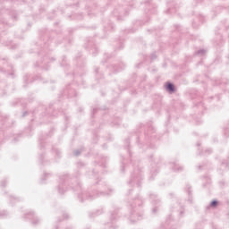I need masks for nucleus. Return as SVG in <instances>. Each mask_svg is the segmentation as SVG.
Returning <instances> with one entry per match:
<instances>
[{
	"label": "nucleus",
	"instance_id": "41",
	"mask_svg": "<svg viewBox=\"0 0 229 229\" xmlns=\"http://www.w3.org/2000/svg\"><path fill=\"white\" fill-rule=\"evenodd\" d=\"M148 4H149V2H147Z\"/></svg>",
	"mask_w": 229,
	"mask_h": 229
},
{
	"label": "nucleus",
	"instance_id": "42",
	"mask_svg": "<svg viewBox=\"0 0 229 229\" xmlns=\"http://www.w3.org/2000/svg\"><path fill=\"white\" fill-rule=\"evenodd\" d=\"M197 146H199V143H198Z\"/></svg>",
	"mask_w": 229,
	"mask_h": 229
},
{
	"label": "nucleus",
	"instance_id": "38",
	"mask_svg": "<svg viewBox=\"0 0 229 229\" xmlns=\"http://www.w3.org/2000/svg\"><path fill=\"white\" fill-rule=\"evenodd\" d=\"M94 173V176H95V178H96V173L95 172H93Z\"/></svg>",
	"mask_w": 229,
	"mask_h": 229
},
{
	"label": "nucleus",
	"instance_id": "11",
	"mask_svg": "<svg viewBox=\"0 0 229 229\" xmlns=\"http://www.w3.org/2000/svg\"><path fill=\"white\" fill-rule=\"evenodd\" d=\"M116 220H117V212L112 213L111 214V223H114Z\"/></svg>",
	"mask_w": 229,
	"mask_h": 229
},
{
	"label": "nucleus",
	"instance_id": "12",
	"mask_svg": "<svg viewBox=\"0 0 229 229\" xmlns=\"http://www.w3.org/2000/svg\"><path fill=\"white\" fill-rule=\"evenodd\" d=\"M218 203H219V202H218L217 200H212V201L210 202L209 207H213V208H216V207H217Z\"/></svg>",
	"mask_w": 229,
	"mask_h": 229
},
{
	"label": "nucleus",
	"instance_id": "15",
	"mask_svg": "<svg viewBox=\"0 0 229 229\" xmlns=\"http://www.w3.org/2000/svg\"><path fill=\"white\" fill-rule=\"evenodd\" d=\"M6 216H8V212H6V211H1L0 212V217H4Z\"/></svg>",
	"mask_w": 229,
	"mask_h": 229
},
{
	"label": "nucleus",
	"instance_id": "22",
	"mask_svg": "<svg viewBox=\"0 0 229 229\" xmlns=\"http://www.w3.org/2000/svg\"><path fill=\"white\" fill-rule=\"evenodd\" d=\"M43 158H44V156L41 155V156L39 157V160H40L41 164H44V162H42V159H43Z\"/></svg>",
	"mask_w": 229,
	"mask_h": 229
},
{
	"label": "nucleus",
	"instance_id": "31",
	"mask_svg": "<svg viewBox=\"0 0 229 229\" xmlns=\"http://www.w3.org/2000/svg\"><path fill=\"white\" fill-rule=\"evenodd\" d=\"M83 165V163H78V165Z\"/></svg>",
	"mask_w": 229,
	"mask_h": 229
},
{
	"label": "nucleus",
	"instance_id": "13",
	"mask_svg": "<svg viewBox=\"0 0 229 229\" xmlns=\"http://www.w3.org/2000/svg\"><path fill=\"white\" fill-rule=\"evenodd\" d=\"M81 154V150H80V149L75 150V151L73 152L74 157H80Z\"/></svg>",
	"mask_w": 229,
	"mask_h": 229
},
{
	"label": "nucleus",
	"instance_id": "4",
	"mask_svg": "<svg viewBox=\"0 0 229 229\" xmlns=\"http://www.w3.org/2000/svg\"><path fill=\"white\" fill-rule=\"evenodd\" d=\"M25 217H27V219H30L31 224L34 225H38V223H40V219H38V217L35 216V213L33 211L27 213L25 215Z\"/></svg>",
	"mask_w": 229,
	"mask_h": 229
},
{
	"label": "nucleus",
	"instance_id": "32",
	"mask_svg": "<svg viewBox=\"0 0 229 229\" xmlns=\"http://www.w3.org/2000/svg\"><path fill=\"white\" fill-rule=\"evenodd\" d=\"M72 182H76V179H72Z\"/></svg>",
	"mask_w": 229,
	"mask_h": 229
},
{
	"label": "nucleus",
	"instance_id": "21",
	"mask_svg": "<svg viewBox=\"0 0 229 229\" xmlns=\"http://www.w3.org/2000/svg\"><path fill=\"white\" fill-rule=\"evenodd\" d=\"M10 199H11V201H19V199H15V198H13V197H10Z\"/></svg>",
	"mask_w": 229,
	"mask_h": 229
},
{
	"label": "nucleus",
	"instance_id": "3",
	"mask_svg": "<svg viewBox=\"0 0 229 229\" xmlns=\"http://www.w3.org/2000/svg\"><path fill=\"white\" fill-rule=\"evenodd\" d=\"M140 182H142V175L140 174V172H137L136 176L131 175V180L129 181V185H138V187H140Z\"/></svg>",
	"mask_w": 229,
	"mask_h": 229
},
{
	"label": "nucleus",
	"instance_id": "16",
	"mask_svg": "<svg viewBox=\"0 0 229 229\" xmlns=\"http://www.w3.org/2000/svg\"><path fill=\"white\" fill-rule=\"evenodd\" d=\"M8 116L3 115V113H0V121H3L4 119H7Z\"/></svg>",
	"mask_w": 229,
	"mask_h": 229
},
{
	"label": "nucleus",
	"instance_id": "39",
	"mask_svg": "<svg viewBox=\"0 0 229 229\" xmlns=\"http://www.w3.org/2000/svg\"><path fill=\"white\" fill-rule=\"evenodd\" d=\"M182 214H183V211H181V216H182Z\"/></svg>",
	"mask_w": 229,
	"mask_h": 229
},
{
	"label": "nucleus",
	"instance_id": "25",
	"mask_svg": "<svg viewBox=\"0 0 229 229\" xmlns=\"http://www.w3.org/2000/svg\"><path fill=\"white\" fill-rule=\"evenodd\" d=\"M107 193L100 192V196H106Z\"/></svg>",
	"mask_w": 229,
	"mask_h": 229
},
{
	"label": "nucleus",
	"instance_id": "40",
	"mask_svg": "<svg viewBox=\"0 0 229 229\" xmlns=\"http://www.w3.org/2000/svg\"><path fill=\"white\" fill-rule=\"evenodd\" d=\"M95 71H96V72H98V69H96Z\"/></svg>",
	"mask_w": 229,
	"mask_h": 229
},
{
	"label": "nucleus",
	"instance_id": "23",
	"mask_svg": "<svg viewBox=\"0 0 229 229\" xmlns=\"http://www.w3.org/2000/svg\"><path fill=\"white\" fill-rule=\"evenodd\" d=\"M206 153H209V154L212 153V149H210V148L207 149Z\"/></svg>",
	"mask_w": 229,
	"mask_h": 229
},
{
	"label": "nucleus",
	"instance_id": "9",
	"mask_svg": "<svg viewBox=\"0 0 229 229\" xmlns=\"http://www.w3.org/2000/svg\"><path fill=\"white\" fill-rule=\"evenodd\" d=\"M150 173H151L150 180H153V177L158 174V169L157 168L152 169Z\"/></svg>",
	"mask_w": 229,
	"mask_h": 229
},
{
	"label": "nucleus",
	"instance_id": "34",
	"mask_svg": "<svg viewBox=\"0 0 229 229\" xmlns=\"http://www.w3.org/2000/svg\"><path fill=\"white\" fill-rule=\"evenodd\" d=\"M198 168H199V169H201V165H199Z\"/></svg>",
	"mask_w": 229,
	"mask_h": 229
},
{
	"label": "nucleus",
	"instance_id": "10",
	"mask_svg": "<svg viewBox=\"0 0 229 229\" xmlns=\"http://www.w3.org/2000/svg\"><path fill=\"white\" fill-rule=\"evenodd\" d=\"M79 198H81V201H83V199H92V197L87 196V193H82V197L79 195Z\"/></svg>",
	"mask_w": 229,
	"mask_h": 229
},
{
	"label": "nucleus",
	"instance_id": "20",
	"mask_svg": "<svg viewBox=\"0 0 229 229\" xmlns=\"http://www.w3.org/2000/svg\"><path fill=\"white\" fill-rule=\"evenodd\" d=\"M1 187H6V181H2Z\"/></svg>",
	"mask_w": 229,
	"mask_h": 229
},
{
	"label": "nucleus",
	"instance_id": "33",
	"mask_svg": "<svg viewBox=\"0 0 229 229\" xmlns=\"http://www.w3.org/2000/svg\"><path fill=\"white\" fill-rule=\"evenodd\" d=\"M117 71H123V68L118 69Z\"/></svg>",
	"mask_w": 229,
	"mask_h": 229
},
{
	"label": "nucleus",
	"instance_id": "18",
	"mask_svg": "<svg viewBox=\"0 0 229 229\" xmlns=\"http://www.w3.org/2000/svg\"><path fill=\"white\" fill-rule=\"evenodd\" d=\"M152 212H153L154 214H157V212H158V207L153 208Z\"/></svg>",
	"mask_w": 229,
	"mask_h": 229
},
{
	"label": "nucleus",
	"instance_id": "14",
	"mask_svg": "<svg viewBox=\"0 0 229 229\" xmlns=\"http://www.w3.org/2000/svg\"><path fill=\"white\" fill-rule=\"evenodd\" d=\"M205 53H206L205 49H199V50L197 51V55H205Z\"/></svg>",
	"mask_w": 229,
	"mask_h": 229
},
{
	"label": "nucleus",
	"instance_id": "29",
	"mask_svg": "<svg viewBox=\"0 0 229 229\" xmlns=\"http://www.w3.org/2000/svg\"><path fill=\"white\" fill-rule=\"evenodd\" d=\"M77 187L80 189V187H81V186H80V182H77Z\"/></svg>",
	"mask_w": 229,
	"mask_h": 229
},
{
	"label": "nucleus",
	"instance_id": "19",
	"mask_svg": "<svg viewBox=\"0 0 229 229\" xmlns=\"http://www.w3.org/2000/svg\"><path fill=\"white\" fill-rule=\"evenodd\" d=\"M100 214H103V210H98L94 213V216H99Z\"/></svg>",
	"mask_w": 229,
	"mask_h": 229
},
{
	"label": "nucleus",
	"instance_id": "35",
	"mask_svg": "<svg viewBox=\"0 0 229 229\" xmlns=\"http://www.w3.org/2000/svg\"><path fill=\"white\" fill-rule=\"evenodd\" d=\"M122 15H123V13H120V16L122 17Z\"/></svg>",
	"mask_w": 229,
	"mask_h": 229
},
{
	"label": "nucleus",
	"instance_id": "5",
	"mask_svg": "<svg viewBox=\"0 0 229 229\" xmlns=\"http://www.w3.org/2000/svg\"><path fill=\"white\" fill-rule=\"evenodd\" d=\"M165 89L168 92H170V94H173L176 89L174 88V84H173V82H167Z\"/></svg>",
	"mask_w": 229,
	"mask_h": 229
},
{
	"label": "nucleus",
	"instance_id": "30",
	"mask_svg": "<svg viewBox=\"0 0 229 229\" xmlns=\"http://www.w3.org/2000/svg\"><path fill=\"white\" fill-rule=\"evenodd\" d=\"M9 76H13V72L9 73Z\"/></svg>",
	"mask_w": 229,
	"mask_h": 229
},
{
	"label": "nucleus",
	"instance_id": "2",
	"mask_svg": "<svg viewBox=\"0 0 229 229\" xmlns=\"http://www.w3.org/2000/svg\"><path fill=\"white\" fill-rule=\"evenodd\" d=\"M69 180H70L69 175H67V174L60 176L59 185L57 186L59 194H64L65 192V191H67V187H65V185H67V183H69Z\"/></svg>",
	"mask_w": 229,
	"mask_h": 229
},
{
	"label": "nucleus",
	"instance_id": "26",
	"mask_svg": "<svg viewBox=\"0 0 229 229\" xmlns=\"http://www.w3.org/2000/svg\"><path fill=\"white\" fill-rule=\"evenodd\" d=\"M13 19L14 21H17V15L13 16Z\"/></svg>",
	"mask_w": 229,
	"mask_h": 229
},
{
	"label": "nucleus",
	"instance_id": "24",
	"mask_svg": "<svg viewBox=\"0 0 229 229\" xmlns=\"http://www.w3.org/2000/svg\"><path fill=\"white\" fill-rule=\"evenodd\" d=\"M26 115H28V112H24L22 117H26Z\"/></svg>",
	"mask_w": 229,
	"mask_h": 229
},
{
	"label": "nucleus",
	"instance_id": "28",
	"mask_svg": "<svg viewBox=\"0 0 229 229\" xmlns=\"http://www.w3.org/2000/svg\"><path fill=\"white\" fill-rule=\"evenodd\" d=\"M67 217H69V215L65 214L64 215V219H67Z\"/></svg>",
	"mask_w": 229,
	"mask_h": 229
},
{
	"label": "nucleus",
	"instance_id": "7",
	"mask_svg": "<svg viewBox=\"0 0 229 229\" xmlns=\"http://www.w3.org/2000/svg\"><path fill=\"white\" fill-rule=\"evenodd\" d=\"M172 169L173 171H174L175 173H180V171H183V166H180V165L174 163L172 165Z\"/></svg>",
	"mask_w": 229,
	"mask_h": 229
},
{
	"label": "nucleus",
	"instance_id": "17",
	"mask_svg": "<svg viewBox=\"0 0 229 229\" xmlns=\"http://www.w3.org/2000/svg\"><path fill=\"white\" fill-rule=\"evenodd\" d=\"M150 58L151 60H157V54H151Z\"/></svg>",
	"mask_w": 229,
	"mask_h": 229
},
{
	"label": "nucleus",
	"instance_id": "37",
	"mask_svg": "<svg viewBox=\"0 0 229 229\" xmlns=\"http://www.w3.org/2000/svg\"><path fill=\"white\" fill-rule=\"evenodd\" d=\"M48 174H45L44 176H47Z\"/></svg>",
	"mask_w": 229,
	"mask_h": 229
},
{
	"label": "nucleus",
	"instance_id": "36",
	"mask_svg": "<svg viewBox=\"0 0 229 229\" xmlns=\"http://www.w3.org/2000/svg\"><path fill=\"white\" fill-rule=\"evenodd\" d=\"M122 171L124 172V168L123 167L122 168Z\"/></svg>",
	"mask_w": 229,
	"mask_h": 229
},
{
	"label": "nucleus",
	"instance_id": "8",
	"mask_svg": "<svg viewBox=\"0 0 229 229\" xmlns=\"http://www.w3.org/2000/svg\"><path fill=\"white\" fill-rule=\"evenodd\" d=\"M153 133H155V129H153V127H150L147 132V135L148 137H150L151 140H153V137H155Z\"/></svg>",
	"mask_w": 229,
	"mask_h": 229
},
{
	"label": "nucleus",
	"instance_id": "1",
	"mask_svg": "<svg viewBox=\"0 0 229 229\" xmlns=\"http://www.w3.org/2000/svg\"><path fill=\"white\" fill-rule=\"evenodd\" d=\"M140 205H142V199H140V198L133 199L131 201L130 206L132 208L131 210V223H137V221H140V219H142V215H140L139 213H135V210H133V208H135V207H136V210H139V208H137V207H140Z\"/></svg>",
	"mask_w": 229,
	"mask_h": 229
},
{
	"label": "nucleus",
	"instance_id": "27",
	"mask_svg": "<svg viewBox=\"0 0 229 229\" xmlns=\"http://www.w3.org/2000/svg\"><path fill=\"white\" fill-rule=\"evenodd\" d=\"M188 189H189L188 194H189V196H191V187H189Z\"/></svg>",
	"mask_w": 229,
	"mask_h": 229
},
{
	"label": "nucleus",
	"instance_id": "6",
	"mask_svg": "<svg viewBox=\"0 0 229 229\" xmlns=\"http://www.w3.org/2000/svg\"><path fill=\"white\" fill-rule=\"evenodd\" d=\"M149 198L150 199H152V203H154V205H158V203H160V199H158L157 194L155 193H150L149 194Z\"/></svg>",
	"mask_w": 229,
	"mask_h": 229
}]
</instances>
